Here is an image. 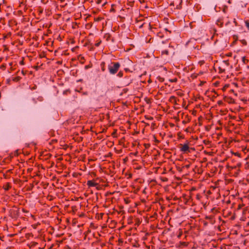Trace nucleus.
Instances as JSON below:
<instances>
[{
  "instance_id": "1",
  "label": "nucleus",
  "mask_w": 249,
  "mask_h": 249,
  "mask_svg": "<svg viewBox=\"0 0 249 249\" xmlns=\"http://www.w3.org/2000/svg\"><path fill=\"white\" fill-rule=\"evenodd\" d=\"M120 67V64L119 62H112L110 65H108V69L110 74H115L118 71Z\"/></svg>"
},
{
  "instance_id": "2",
  "label": "nucleus",
  "mask_w": 249,
  "mask_h": 249,
  "mask_svg": "<svg viewBox=\"0 0 249 249\" xmlns=\"http://www.w3.org/2000/svg\"><path fill=\"white\" fill-rule=\"evenodd\" d=\"M179 148L180 151L183 153H188L190 152V148L189 147L188 142H186L184 144H180Z\"/></svg>"
},
{
  "instance_id": "3",
  "label": "nucleus",
  "mask_w": 249,
  "mask_h": 249,
  "mask_svg": "<svg viewBox=\"0 0 249 249\" xmlns=\"http://www.w3.org/2000/svg\"><path fill=\"white\" fill-rule=\"evenodd\" d=\"M98 185V183L95 182V180H90L87 181V185L89 187H95Z\"/></svg>"
},
{
  "instance_id": "4",
  "label": "nucleus",
  "mask_w": 249,
  "mask_h": 249,
  "mask_svg": "<svg viewBox=\"0 0 249 249\" xmlns=\"http://www.w3.org/2000/svg\"><path fill=\"white\" fill-rule=\"evenodd\" d=\"M11 188L10 183L9 182L6 183L3 186V188L5 191H8Z\"/></svg>"
},
{
  "instance_id": "5",
  "label": "nucleus",
  "mask_w": 249,
  "mask_h": 249,
  "mask_svg": "<svg viewBox=\"0 0 249 249\" xmlns=\"http://www.w3.org/2000/svg\"><path fill=\"white\" fill-rule=\"evenodd\" d=\"M169 102L174 103L176 104L177 103V98L174 96H171L169 99Z\"/></svg>"
},
{
  "instance_id": "6",
  "label": "nucleus",
  "mask_w": 249,
  "mask_h": 249,
  "mask_svg": "<svg viewBox=\"0 0 249 249\" xmlns=\"http://www.w3.org/2000/svg\"><path fill=\"white\" fill-rule=\"evenodd\" d=\"M219 72L221 73L225 72L226 71V69L225 68H223L222 65H221V66H220L219 67Z\"/></svg>"
},
{
  "instance_id": "7",
  "label": "nucleus",
  "mask_w": 249,
  "mask_h": 249,
  "mask_svg": "<svg viewBox=\"0 0 249 249\" xmlns=\"http://www.w3.org/2000/svg\"><path fill=\"white\" fill-rule=\"evenodd\" d=\"M101 67L102 71H105L106 70V68H105V63L104 62H103L101 63Z\"/></svg>"
},
{
  "instance_id": "8",
  "label": "nucleus",
  "mask_w": 249,
  "mask_h": 249,
  "mask_svg": "<svg viewBox=\"0 0 249 249\" xmlns=\"http://www.w3.org/2000/svg\"><path fill=\"white\" fill-rule=\"evenodd\" d=\"M229 86L230 85L229 84L225 85L224 86L222 89L223 91H225L227 90V89L229 87Z\"/></svg>"
},
{
  "instance_id": "9",
  "label": "nucleus",
  "mask_w": 249,
  "mask_h": 249,
  "mask_svg": "<svg viewBox=\"0 0 249 249\" xmlns=\"http://www.w3.org/2000/svg\"><path fill=\"white\" fill-rule=\"evenodd\" d=\"M245 26L247 27L248 31H249V21L246 20L245 21Z\"/></svg>"
},
{
  "instance_id": "10",
  "label": "nucleus",
  "mask_w": 249,
  "mask_h": 249,
  "mask_svg": "<svg viewBox=\"0 0 249 249\" xmlns=\"http://www.w3.org/2000/svg\"><path fill=\"white\" fill-rule=\"evenodd\" d=\"M123 74L124 73L122 71H120L117 74V76L119 77H122L123 76Z\"/></svg>"
},
{
  "instance_id": "11",
  "label": "nucleus",
  "mask_w": 249,
  "mask_h": 249,
  "mask_svg": "<svg viewBox=\"0 0 249 249\" xmlns=\"http://www.w3.org/2000/svg\"><path fill=\"white\" fill-rule=\"evenodd\" d=\"M102 41L101 40H97L96 43L95 44V46L96 47H98L100 44L101 43Z\"/></svg>"
},
{
  "instance_id": "12",
  "label": "nucleus",
  "mask_w": 249,
  "mask_h": 249,
  "mask_svg": "<svg viewBox=\"0 0 249 249\" xmlns=\"http://www.w3.org/2000/svg\"><path fill=\"white\" fill-rule=\"evenodd\" d=\"M157 36H159L160 38H162L163 37V34L161 32H159L157 34Z\"/></svg>"
},
{
  "instance_id": "13",
  "label": "nucleus",
  "mask_w": 249,
  "mask_h": 249,
  "mask_svg": "<svg viewBox=\"0 0 249 249\" xmlns=\"http://www.w3.org/2000/svg\"><path fill=\"white\" fill-rule=\"evenodd\" d=\"M240 41L241 42V43L243 45H247V41L245 39H242L240 40Z\"/></svg>"
},
{
  "instance_id": "14",
  "label": "nucleus",
  "mask_w": 249,
  "mask_h": 249,
  "mask_svg": "<svg viewBox=\"0 0 249 249\" xmlns=\"http://www.w3.org/2000/svg\"><path fill=\"white\" fill-rule=\"evenodd\" d=\"M182 234V231L181 229H179V233H178V238H180V237L181 236Z\"/></svg>"
},
{
  "instance_id": "15",
  "label": "nucleus",
  "mask_w": 249,
  "mask_h": 249,
  "mask_svg": "<svg viewBox=\"0 0 249 249\" xmlns=\"http://www.w3.org/2000/svg\"><path fill=\"white\" fill-rule=\"evenodd\" d=\"M162 54H168V51L167 50H164L162 52Z\"/></svg>"
},
{
  "instance_id": "16",
  "label": "nucleus",
  "mask_w": 249,
  "mask_h": 249,
  "mask_svg": "<svg viewBox=\"0 0 249 249\" xmlns=\"http://www.w3.org/2000/svg\"><path fill=\"white\" fill-rule=\"evenodd\" d=\"M230 92H231V93H234V94L235 95L237 96V94L234 93V90H233V89H231V90H230Z\"/></svg>"
},
{
  "instance_id": "17",
  "label": "nucleus",
  "mask_w": 249,
  "mask_h": 249,
  "mask_svg": "<svg viewBox=\"0 0 249 249\" xmlns=\"http://www.w3.org/2000/svg\"><path fill=\"white\" fill-rule=\"evenodd\" d=\"M36 85H34L33 87H31V90H34V89H36Z\"/></svg>"
},
{
  "instance_id": "18",
  "label": "nucleus",
  "mask_w": 249,
  "mask_h": 249,
  "mask_svg": "<svg viewBox=\"0 0 249 249\" xmlns=\"http://www.w3.org/2000/svg\"><path fill=\"white\" fill-rule=\"evenodd\" d=\"M21 73L23 75H25L26 74V71H23V70H22L21 71Z\"/></svg>"
},
{
  "instance_id": "19",
  "label": "nucleus",
  "mask_w": 249,
  "mask_h": 249,
  "mask_svg": "<svg viewBox=\"0 0 249 249\" xmlns=\"http://www.w3.org/2000/svg\"><path fill=\"white\" fill-rule=\"evenodd\" d=\"M172 82H176L177 81V79L176 78L172 79L170 80Z\"/></svg>"
},
{
  "instance_id": "20",
  "label": "nucleus",
  "mask_w": 249,
  "mask_h": 249,
  "mask_svg": "<svg viewBox=\"0 0 249 249\" xmlns=\"http://www.w3.org/2000/svg\"><path fill=\"white\" fill-rule=\"evenodd\" d=\"M199 63L200 64V65H203L204 63V61L203 60L200 61L199 62Z\"/></svg>"
},
{
  "instance_id": "21",
  "label": "nucleus",
  "mask_w": 249,
  "mask_h": 249,
  "mask_svg": "<svg viewBox=\"0 0 249 249\" xmlns=\"http://www.w3.org/2000/svg\"><path fill=\"white\" fill-rule=\"evenodd\" d=\"M38 100L39 101H42L43 100V98L42 97H39L38 98Z\"/></svg>"
},
{
  "instance_id": "22",
  "label": "nucleus",
  "mask_w": 249,
  "mask_h": 249,
  "mask_svg": "<svg viewBox=\"0 0 249 249\" xmlns=\"http://www.w3.org/2000/svg\"><path fill=\"white\" fill-rule=\"evenodd\" d=\"M181 244L183 245H184V246H187V244L186 242H182L181 243Z\"/></svg>"
},
{
  "instance_id": "23",
  "label": "nucleus",
  "mask_w": 249,
  "mask_h": 249,
  "mask_svg": "<svg viewBox=\"0 0 249 249\" xmlns=\"http://www.w3.org/2000/svg\"><path fill=\"white\" fill-rule=\"evenodd\" d=\"M145 24V23H143V24H142V25H140V28H142L143 25Z\"/></svg>"
},
{
  "instance_id": "24",
  "label": "nucleus",
  "mask_w": 249,
  "mask_h": 249,
  "mask_svg": "<svg viewBox=\"0 0 249 249\" xmlns=\"http://www.w3.org/2000/svg\"><path fill=\"white\" fill-rule=\"evenodd\" d=\"M245 60H246L245 57H243V61H244V62H245Z\"/></svg>"
},
{
  "instance_id": "25",
  "label": "nucleus",
  "mask_w": 249,
  "mask_h": 249,
  "mask_svg": "<svg viewBox=\"0 0 249 249\" xmlns=\"http://www.w3.org/2000/svg\"><path fill=\"white\" fill-rule=\"evenodd\" d=\"M20 64L23 65V64H24L23 61H21L20 62Z\"/></svg>"
},
{
  "instance_id": "26",
  "label": "nucleus",
  "mask_w": 249,
  "mask_h": 249,
  "mask_svg": "<svg viewBox=\"0 0 249 249\" xmlns=\"http://www.w3.org/2000/svg\"><path fill=\"white\" fill-rule=\"evenodd\" d=\"M130 82H128L127 83H126V85H127L129 84Z\"/></svg>"
},
{
  "instance_id": "27",
  "label": "nucleus",
  "mask_w": 249,
  "mask_h": 249,
  "mask_svg": "<svg viewBox=\"0 0 249 249\" xmlns=\"http://www.w3.org/2000/svg\"><path fill=\"white\" fill-rule=\"evenodd\" d=\"M19 79H20V78H19V77H18L17 78V79L19 80Z\"/></svg>"
},
{
  "instance_id": "28",
  "label": "nucleus",
  "mask_w": 249,
  "mask_h": 249,
  "mask_svg": "<svg viewBox=\"0 0 249 249\" xmlns=\"http://www.w3.org/2000/svg\"><path fill=\"white\" fill-rule=\"evenodd\" d=\"M19 79H20V78H19V77H18L17 78V79L19 80Z\"/></svg>"
},
{
  "instance_id": "29",
  "label": "nucleus",
  "mask_w": 249,
  "mask_h": 249,
  "mask_svg": "<svg viewBox=\"0 0 249 249\" xmlns=\"http://www.w3.org/2000/svg\"><path fill=\"white\" fill-rule=\"evenodd\" d=\"M224 65H226V64H227V63H226V62H224Z\"/></svg>"
},
{
  "instance_id": "30",
  "label": "nucleus",
  "mask_w": 249,
  "mask_h": 249,
  "mask_svg": "<svg viewBox=\"0 0 249 249\" xmlns=\"http://www.w3.org/2000/svg\"><path fill=\"white\" fill-rule=\"evenodd\" d=\"M178 95H180V93H179V92H178Z\"/></svg>"
}]
</instances>
